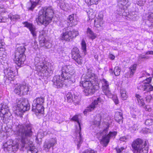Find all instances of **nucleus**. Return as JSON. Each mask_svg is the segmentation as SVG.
Masks as SVG:
<instances>
[{"instance_id": "20e7f679", "label": "nucleus", "mask_w": 153, "mask_h": 153, "mask_svg": "<svg viewBox=\"0 0 153 153\" xmlns=\"http://www.w3.org/2000/svg\"><path fill=\"white\" fill-rule=\"evenodd\" d=\"M43 58L36 57L34 59V64L37 71L42 73L47 76H51L53 73L52 70L48 67L47 64L45 63Z\"/></svg>"}, {"instance_id": "774afa93", "label": "nucleus", "mask_w": 153, "mask_h": 153, "mask_svg": "<svg viewBox=\"0 0 153 153\" xmlns=\"http://www.w3.org/2000/svg\"><path fill=\"white\" fill-rule=\"evenodd\" d=\"M71 152H72V153H74V151L73 150H72L71 151Z\"/></svg>"}, {"instance_id": "6e6d98bb", "label": "nucleus", "mask_w": 153, "mask_h": 153, "mask_svg": "<svg viewBox=\"0 0 153 153\" xmlns=\"http://www.w3.org/2000/svg\"><path fill=\"white\" fill-rule=\"evenodd\" d=\"M116 149L117 153H120L122 152L124 148L123 147H121L120 148H116Z\"/></svg>"}, {"instance_id": "13d9d810", "label": "nucleus", "mask_w": 153, "mask_h": 153, "mask_svg": "<svg viewBox=\"0 0 153 153\" xmlns=\"http://www.w3.org/2000/svg\"><path fill=\"white\" fill-rule=\"evenodd\" d=\"M127 139V138L126 136H124L123 137H121L120 139V141H125Z\"/></svg>"}, {"instance_id": "a211bd4d", "label": "nucleus", "mask_w": 153, "mask_h": 153, "mask_svg": "<svg viewBox=\"0 0 153 153\" xmlns=\"http://www.w3.org/2000/svg\"><path fill=\"white\" fill-rule=\"evenodd\" d=\"M4 73L7 78L10 80H13L14 78L15 75L12 68H7L4 71Z\"/></svg>"}, {"instance_id": "393cba45", "label": "nucleus", "mask_w": 153, "mask_h": 153, "mask_svg": "<svg viewBox=\"0 0 153 153\" xmlns=\"http://www.w3.org/2000/svg\"><path fill=\"white\" fill-rule=\"evenodd\" d=\"M31 6L28 7V10L33 11L37 5H40L41 1L40 0H36L35 1H30Z\"/></svg>"}, {"instance_id": "4c0bfd02", "label": "nucleus", "mask_w": 153, "mask_h": 153, "mask_svg": "<svg viewBox=\"0 0 153 153\" xmlns=\"http://www.w3.org/2000/svg\"><path fill=\"white\" fill-rule=\"evenodd\" d=\"M120 68L118 67H116L114 70V73L116 76H118L120 75Z\"/></svg>"}, {"instance_id": "ddd939ff", "label": "nucleus", "mask_w": 153, "mask_h": 153, "mask_svg": "<svg viewBox=\"0 0 153 153\" xmlns=\"http://www.w3.org/2000/svg\"><path fill=\"white\" fill-rule=\"evenodd\" d=\"M82 79L90 80L96 82L97 80V76L91 68H88L85 74H83L82 76Z\"/></svg>"}, {"instance_id": "a19ab883", "label": "nucleus", "mask_w": 153, "mask_h": 153, "mask_svg": "<svg viewBox=\"0 0 153 153\" xmlns=\"http://www.w3.org/2000/svg\"><path fill=\"white\" fill-rule=\"evenodd\" d=\"M82 49L83 51H86V44L84 40H82L81 43Z\"/></svg>"}, {"instance_id": "4be33fe9", "label": "nucleus", "mask_w": 153, "mask_h": 153, "mask_svg": "<svg viewBox=\"0 0 153 153\" xmlns=\"http://www.w3.org/2000/svg\"><path fill=\"white\" fill-rule=\"evenodd\" d=\"M67 22L68 26L69 27L75 26L77 24V21L74 18V14L69 16L67 19Z\"/></svg>"}, {"instance_id": "603ef678", "label": "nucleus", "mask_w": 153, "mask_h": 153, "mask_svg": "<svg viewBox=\"0 0 153 153\" xmlns=\"http://www.w3.org/2000/svg\"><path fill=\"white\" fill-rule=\"evenodd\" d=\"M144 108L146 111L150 112L152 111L151 107L149 105H146L144 106Z\"/></svg>"}, {"instance_id": "9d476101", "label": "nucleus", "mask_w": 153, "mask_h": 153, "mask_svg": "<svg viewBox=\"0 0 153 153\" xmlns=\"http://www.w3.org/2000/svg\"><path fill=\"white\" fill-rule=\"evenodd\" d=\"M78 35V33L77 31L75 30L70 31L68 30V28H67L63 29L62 33L61 36L62 40L70 41L72 40L73 38L76 37Z\"/></svg>"}, {"instance_id": "49530a36", "label": "nucleus", "mask_w": 153, "mask_h": 153, "mask_svg": "<svg viewBox=\"0 0 153 153\" xmlns=\"http://www.w3.org/2000/svg\"><path fill=\"white\" fill-rule=\"evenodd\" d=\"M59 5H60V8L63 10H65L66 9H68L66 7V5H68L67 4H66L65 3H61L59 4Z\"/></svg>"}, {"instance_id": "2eb2a0df", "label": "nucleus", "mask_w": 153, "mask_h": 153, "mask_svg": "<svg viewBox=\"0 0 153 153\" xmlns=\"http://www.w3.org/2000/svg\"><path fill=\"white\" fill-rule=\"evenodd\" d=\"M56 142L57 140L56 138H53L45 140L43 146L44 149L48 151L51 148L53 147L56 145Z\"/></svg>"}, {"instance_id": "5701e85b", "label": "nucleus", "mask_w": 153, "mask_h": 153, "mask_svg": "<svg viewBox=\"0 0 153 153\" xmlns=\"http://www.w3.org/2000/svg\"><path fill=\"white\" fill-rule=\"evenodd\" d=\"M22 94H27L29 91V88L27 84L24 83L19 85Z\"/></svg>"}, {"instance_id": "1a4fd4ad", "label": "nucleus", "mask_w": 153, "mask_h": 153, "mask_svg": "<svg viewBox=\"0 0 153 153\" xmlns=\"http://www.w3.org/2000/svg\"><path fill=\"white\" fill-rule=\"evenodd\" d=\"M0 110V117L4 122L9 119L12 114L7 104L4 102L1 104Z\"/></svg>"}, {"instance_id": "c756f323", "label": "nucleus", "mask_w": 153, "mask_h": 153, "mask_svg": "<svg viewBox=\"0 0 153 153\" xmlns=\"http://www.w3.org/2000/svg\"><path fill=\"white\" fill-rule=\"evenodd\" d=\"M153 54V51H150L146 52L145 55L140 54L138 57V60L140 61L143 60V59H148L149 57L146 56L148 54Z\"/></svg>"}, {"instance_id": "c9c22d12", "label": "nucleus", "mask_w": 153, "mask_h": 153, "mask_svg": "<svg viewBox=\"0 0 153 153\" xmlns=\"http://www.w3.org/2000/svg\"><path fill=\"white\" fill-rule=\"evenodd\" d=\"M37 152L38 150L34 146H31L29 147L27 151V153H37Z\"/></svg>"}, {"instance_id": "7c9ffc66", "label": "nucleus", "mask_w": 153, "mask_h": 153, "mask_svg": "<svg viewBox=\"0 0 153 153\" xmlns=\"http://www.w3.org/2000/svg\"><path fill=\"white\" fill-rule=\"evenodd\" d=\"M39 42L42 46H46L47 41L45 40V39L42 34L40 35L39 37Z\"/></svg>"}, {"instance_id": "c03bdc74", "label": "nucleus", "mask_w": 153, "mask_h": 153, "mask_svg": "<svg viewBox=\"0 0 153 153\" xmlns=\"http://www.w3.org/2000/svg\"><path fill=\"white\" fill-rule=\"evenodd\" d=\"M147 19L148 20L153 23V13H150L148 16Z\"/></svg>"}, {"instance_id": "dca6fc26", "label": "nucleus", "mask_w": 153, "mask_h": 153, "mask_svg": "<svg viewBox=\"0 0 153 153\" xmlns=\"http://www.w3.org/2000/svg\"><path fill=\"white\" fill-rule=\"evenodd\" d=\"M101 99L100 97L98 98L96 100H94L84 111V114H85L87 112L91 111L94 110L98 103L101 102Z\"/></svg>"}, {"instance_id": "e2e57ef3", "label": "nucleus", "mask_w": 153, "mask_h": 153, "mask_svg": "<svg viewBox=\"0 0 153 153\" xmlns=\"http://www.w3.org/2000/svg\"><path fill=\"white\" fill-rule=\"evenodd\" d=\"M3 18L2 16H0V22H3Z\"/></svg>"}, {"instance_id": "39448f33", "label": "nucleus", "mask_w": 153, "mask_h": 153, "mask_svg": "<svg viewBox=\"0 0 153 153\" xmlns=\"http://www.w3.org/2000/svg\"><path fill=\"white\" fill-rule=\"evenodd\" d=\"M148 142V141H144L138 138L134 141L131 144V146L134 153H147Z\"/></svg>"}, {"instance_id": "bb28decb", "label": "nucleus", "mask_w": 153, "mask_h": 153, "mask_svg": "<svg viewBox=\"0 0 153 153\" xmlns=\"http://www.w3.org/2000/svg\"><path fill=\"white\" fill-rule=\"evenodd\" d=\"M87 34L90 39L93 40L96 38L97 35L96 33H94V32L91 30V29L88 27L87 29Z\"/></svg>"}, {"instance_id": "de8ad7c7", "label": "nucleus", "mask_w": 153, "mask_h": 153, "mask_svg": "<svg viewBox=\"0 0 153 153\" xmlns=\"http://www.w3.org/2000/svg\"><path fill=\"white\" fill-rule=\"evenodd\" d=\"M20 19V16L18 15H13L10 17V19L11 20L15 21L16 19Z\"/></svg>"}, {"instance_id": "6ab92c4d", "label": "nucleus", "mask_w": 153, "mask_h": 153, "mask_svg": "<svg viewBox=\"0 0 153 153\" xmlns=\"http://www.w3.org/2000/svg\"><path fill=\"white\" fill-rule=\"evenodd\" d=\"M98 89V86L93 85L91 87H89L85 89L84 92L86 96L91 95L94 94L96 90Z\"/></svg>"}, {"instance_id": "bf43d9fd", "label": "nucleus", "mask_w": 153, "mask_h": 153, "mask_svg": "<svg viewBox=\"0 0 153 153\" xmlns=\"http://www.w3.org/2000/svg\"><path fill=\"white\" fill-rule=\"evenodd\" d=\"M129 14H130V16H131V15L132 14V15H133L134 16V17H135V15H134L135 13L134 12H133L131 13H130ZM134 18L132 17L131 16L130 17V19H132L133 20H135L134 19Z\"/></svg>"}, {"instance_id": "f8f14e48", "label": "nucleus", "mask_w": 153, "mask_h": 153, "mask_svg": "<svg viewBox=\"0 0 153 153\" xmlns=\"http://www.w3.org/2000/svg\"><path fill=\"white\" fill-rule=\"evenodd\" d=\"M3 147L4 150L6 152H10L16 151L18 149V145L13 143V141L12 139L8 140L4 144Z\"/></svg>"}, {"instance_id": "ea45409f", "label": "nucleus", "mask_w": 153, "mask_h": 153, "mask_svg": "<svg viewBox=\"0 0 153 153\" xmlns=\"http://www.w3.org/2000/svg\"><path fill=\"white\" fill-rule=\"evenodd\" d=\"M14 92L15 94H18V95L22 94L21 90L19 87V85L17 86L15 89L14 90Z\"/></svg>"}, {"instance_id": "09e8293b", "label": "nucleus", "mask_w": 153, "mask_h": 153, "mask_svg": "<svg viewBox=\"0 0 153 153\" xmlns=\"http://www.w3.org/2000/svg\"><path fill=\"white\" fill-rule=\"evenodd\" d=\"M103 82L102 87L107 86V87H109V84L108 81H106L105 79H103L102 80Z\"/></svg>"}, {"instance_id": "338daca9", "label": "nucleus", "mask_w": 153, "mask_h": 153, "mask_svg": "<svg viewBox=\"0 0 153 153\" xmlns=\"http://www.w3.org/2000/svg\"><path fill=\"white\" fill-rule=\"evenodd\" d=\"M3 53L2 51H0V57L2 56V55H3Z\"/></svg>"}, {"instance_id": "052dcab7", "label": "nucleus", "mask_w": 153, "mask_h": 153, "mask_svg": "<svg viewBox=\"0 0 153 153\" xmlns=\"http://www.w3.org/2000/svg\"><path fill=\"white\" fill-rule=\"evenodd\" d=\"M4 43L2 42V40H0V48L1 46H3L4 45Z\"/></svg>"}, {"instance_id": "c85d7f7f", "label": "nucleus", "mask_w": 153, "mask_h": 153, "mask_svg": "<svg viewBox=\"0 0 153 153\" xmlns=\"http://www.w3.org/2000/svg\"><path fill=\"white\" fill-rule=\"evenodd\" d=\"M107 87L105 86L102 87L103 92L108 98H111L112 97V95L109 90V87Z\"/></svg>"}, {"instance_id": "0e129e2a", "label": "nucleus", "mask_w": 153, "mask_h": 153, "mask_svg": "<svg viewBox=\"0 0 153 153\" xmlns=\"http://www.w3.org/2000/svg\"><path fill=\"white\" fill-rule=\"evenodd\" d=\"M110 73L111 74H113L114 73V71H113V70L112 69H110L109 70Z\"/></svg>"}, {"instance_id": "2f4dec72", "label": "nucleus", "mask_w": 153, "mask_h": 153, "mask_svg": "<svg viewBox=\"0 0 153 153\" xmlns=\"http://www.w3.org/2000/svg\"><path fill=\"white\" fill-rule=\"evenodd\" d=\"M136 67L137 64H134L129 68V70L128 73L130 74L129 76L130 77L132 76L133 75L136 70Z\"/></svg>"}, {"instance_id": "b1692460", "label": "nucleus", "mask_w": 153, "mask_h": 153, "mask_svg": "<svg viewBox=\"0 0 153 153\" xmlns=\"http://www.w3.org/2000/svg\"><path fill=\"white\" fill-rule=\"evenodd\" d=\"M123 113L121 112L117 111L115 115V120L116 122L120 124L123 122Z\"/></svg>"}, {"instance_id": "3c124183", "label": "nucleus", "mask_w": 153, "mask_h": 153, "mask_svg": "<svg viewBox=\"0 0 153 153\" xmlns=\"http://www.w3.org/2000/svg\"><path fill=\"white\" fill-rule=\"evenodd\" d=\"M136 129V126L135 125H134L133 126L129 128V130L131 132H134V131H135Z\"/></svg>"}, {"instance_id": "6e6552de", "label": "nucleus", "mask_w": 153, "mask_h": 153, "mask_svg": "<svg viewBox=\"0 0 153 153\" xmlns=\"http://www.w3.org/2000/svg\"><path fill=\"white\" fill-rule=\"evenodd\" d=\"M17 104L16 113L18 115L22 114L25 111L28 110L30 108V105L26 99L22 98L17 99L16 100Z\"/></svg>"}, {"instance_id": "4d7b16f0", "label": "nucleus", "mask_w": 153, "mask_h": 153, "mask_svg": "<svg viewBox=\"0 0 153 153\" xmlns=\"http://www.w3.org/2000/svg\"><path fill=\"white\" fill-rule=\"evenodd\" d=\"M57 51L59 53H60V54L61 53L62 54L64 51L63 48H58L57 49Z\"/></svg>"}, {"instance_id": "f704fd0d", "label": "nucleus", "mask_w": 153, "mask_h": 153, "mask_svg": "<svg viewBox=\"0 0 153 153\" xmlns=\"http://www.w3.org/2000/svg\"><path fill=\"white\" fill-rule=\"evenodd\" d=\"M121 97L122 100H126L127 98V95L126 94V92L124 89H122L120 90Z\"/></svg>"}, {"instance_id": "423d86ee", "label": "nucleus", "mask_w": 153, "mask_h": 153, "mask_svg": "<svg viewBox=\"0 0 153 153\" xmlns=\"http://www.w3.org/2000/svg\"><path fill=\"white\" fill-rule=\"evenodd\" d=\"M25 48L24 46L18 48L15 53V63L19 67L23 65L26 56L24 54Z\"/></svg>"}, {"instance_id": "0eeeda50", "label": "nucleus", "mask_w": 153, "mask_h": 153, "mask_svg": "<svg viewBox=\"0 0 153 153\" xmlns=\"http://www.w3.org/2000/svg\"><path fill=\"white\" fill-rule=\"evenodd\" d=\"M45 97L41 96L34 100L32 104V110L34 112L43 114L44 113L43 104Z\"/></svg>"}, {"instance_id": "680f3d73", "label": "nucleus", "mask_w": 153, "mask_h": 153, "mask_svg": "<svg viewBox=\"0 0 153 153\" xmlns=\"http://www.w3.org/2000/svg\"><path fill=\"white\" fill-rule=\"evenodd\" d=\"M109 57L111 59H114L115 58V56L114 55H112V54H110L109 55Z\"/></svg>"}, {"instance_id": "cd10ccee", "label": "nucleus", "mask_w": 153, "mask_h": 153, "mask_svg": "<svg viewBox=\"0 0 153 153\" xmlns=\"http://www.w3.org/2000/svg\"><path fill=\"white\" fill-rule=\"evenodd\" d=\"M150 91H147L144 93L143 97L145 99L146 102L147 103H149L152 99V97L150 94Z\"/></svg>"}, {"instance_id": "f03ea898", "label": "nucleus", "mask_w": 153, "mask_h": 153, "mask_svg": "<svg viewBox=\"0 0 153 153\" xmlns=\"http://www.w3.org/2000/svg\"><path fill=\"white\" fill-rule=\"evenodd\" d=\"M32 128V125L29 123L19 124L15 126L14 134L21 138L24 147H27V143L28 142L27 138L32 136L33 133Z\"/></svg>"}, {"instance_id": "a878e982", "label": "nucleus", "mask_w": 153, "mask_h": 153, "mask_svg": "<svg viewBox=\"0 0 153 153\" xmlns=\"http://www.w3.org/2000/svg\"><path fill=\"white\" fill-rule=\"evenodd\" d=\"M135 96L136 100L137 101L138 105L140 106L143 107L145 105V103L142 97L138 94H136Z\"/></svg>"}, {"instance_id": "f3484780", "label": "nucleus", "mask_w": 153, "mask_h": 153, "mask_svg": "<svg viewBox=\"0 0 153 153\" xmlns=\"http://www.w3.org/2000/svg\"><path fill=\"white\" fill-rule=\"evenodd\" d=\"M117 134V132L115 131H110L107 135V136H105L102 140V145L104 147H106L109 142L111 137H115Z\"/></svg>"}, {"instance_id": "5fc2aeb1", "label": "nucleus", "mask_w": 153, "mask_h": 153, "mask_svg": "<svg viewBox=\"0 0 153 153\" xmlns=\"http://www.w3.org/2000/svg\"><path fill=\"white\" fill-rule=\"evenodd\" d=\"M103 15L102 12L99 13L97 19H103Z\"/></svg>"}, {"instance_id": "37998d69", "label": "nucleus", "mask_w": 153, "mask_h": 153, "mask_svg": "<svg viewBox=\"0 0 153 153\" xmlns=\"http://www.w3.org/2000/svg\"><path fill=\"white\" fill-rule=\"evenodd\" d=\"M146 0H137V4L140 6L143 5L146 2Z\"/></svg>"}, {"instance_id": "58836bf2", "label": "nucleus", "mask_w": 153, "mask_h": 153, "mask_svg": "<svg viewBox=\"0 0 153 153\" xmlns=\"http://www.w3.org/2000/svg\"><path fill=\"white\" fill-rule=\"evenodd\" d=\"M74 102L75 104H78L80 102L79 97L76 95H74L73 98L72 99V102Z\"/></svg>"}, {"instance_id": "4468645a", "label": "nucleus", "mask_w": 153, "mask_h": 153, "mask_svg": "<svg viewBox=\"0 0 153 153\" xmlns=\"http://www.w3.org/2000/svg\"><path fill=\"white\" fill-rule=\"evenodd\" d=\"M72 57L78 65L82 64V58L79 54V50L76 47L74 48L71 51Z\"/></svg>"}, {"instance_id": "473e14b6", "label": "nucleus", "mask_w": 153, "mask_h": 153, "mask_svg": "<svg viewBox=\"0 0 153 153\" xmlns=\"http://www.w3.org/2000/svg\"><path fill=\"white\" fill-rule=\"evenodd\" d=\"M109 127V124H108L107 125V126L105 129H104L102 131L101 133V135L102 136V139L101 140V143L102 144V140L103 137L105 136H107L108 134V128Z\"/></svg>"}, {"instance_id": "9b49d317", "label": "nucleus", "mask_w": 153, "mask_h": 153, "mask_svg": "<svg viewBox=\"0 0 153 153\" xmlns=\"http://www.w3.org/2000/svg\"><path fill=\"white\" fill-rule=\"evenodd\" d=\"M71 120L73 121L77 122L78 126V127L76 128V137L75 141L76 143H77V145L78 147H79L80 144L82 142V139L80 133L81 130L80 123L79 120L78 115H75L73 116Z\"/></svg>"}, {"instance_id": "e433bc0d", "label": "nucleus", "mask_w": 153, "mask_h": 153, "mask_svg": "<svg viewBox=\"0 0 153 153\" xmlns=\"http://www.w3.org/2000/svg\"><path fill=\"white\" fill-rule=\"evenodd\" d=\"M74 95L70 92H68L66 95L68 101L70 102H72V99L73 98Z\"/></svg>"}, {"instance_id": "a18cd8bd", "label": "nucleus", "mask_w": 153, "mask_h": 153, "mask_svg": "<svg viewBox=\"0 0 153 153\" xmlns=\"http://www.w3.org/2000/svg\"><path fill=\"white\" fill-rule=\"evenodd\" d=\"M82 153H97V152L91 149H88L84 151Z\"/></svg>"}, {"instance_id": "79ce46f5", "label": "nucleus", "mask_w": 153, "mask_h": 153, "mask_svg": "<svg viewBox=\"0 0 153 153\" xmlns=\"http://www.w3.org/2000/svg\"><path fill=\"white\" fill-rule=\"evenodd\" d=\"M145 123V124L146 125H151L153 123V120L151 119H147L146 120Z\"/></svg>"}, {"instance_id": "aec40b11", "label": "nucleus", "mask_w": 153, "mask_h": 153, "mask_svg": "<svg viewBox=\"0 0 153 153\" xmlns=\"http://www.w3.org/2000/svg\"><path fill=\"white\" fill-rule=\"evenodd\" d=\"M25 25V27L28 28L30 31L31 33L32 34L33 36L35 37L36 36V31L35 27L32 24L28 23L27 22H25L23 23Z\"/></svg>"}, {"instance_id": "7ed1b4c3", "label": "nucleus", "mask_w": 153, "mask_h": 153, "mask_svg": "<svg viewBox=\"0 0 153 153\" xmlns=\"http://www.w3.org/2000/svg\"><path fill=\"white\" fill-rule=\"evenodd\" d=\"M53 14L54 11L51 7H45L39 11L36 22L39 25L46 26L51 22Z\"/></svg>"}, {"instance_id": "f257e3e1", "label": "nucleus", "mask_w": 153, "mask_h": 153, "mask_svg": "<svg viewBox=\"0 0 153 153\" xmlns=\"http://www.w3.org/2000/svg\"><path fill=\"white\" fill-rule=\"evenodd\" d=\"M75 71L71 65H65L62 68V74L56 75L53 78L52 82L54 87L58 88H61L64 85L63 80H67L70 83L74 82Z\"/></svg>"}, {"instance_id": "864d4df0", "label": "nucleus", "mask_w": 153, "mask_h": 153, "mask_svg": "<svg viewBox=\"0 0 153 153\" xmlns=\"http://www.w3.org/2000/svg\"><path fill=\"white\" fill-rule=\"evenodd\" d=\"M124 10L122 8H119V9L117 10V11L118 12L117 13L119 14L120 15H123V12H124Z\"/></svg>"}, {"instance_id": "412c9836", "label": "nucleus", "mask_w": 153, "mask_h": 153, "mask_svg": "<svg viewBox=\"0 0 153 153\" xmlns=\"http://www.w3.org/2000/svg\"><path fill=\"white\" fill-rule=\"evenodd\" d=\"M94 81L90 80L82 79L81 78V81L80 82V85L84 88H88L91 87L95 84Z\"/></svg>"}, {"instance_id": "72a5a7b5", "label": "nucleus", "mask_w": 153, "mask_h": 153, "mask_svg": "<svg viewBox=\"0 0 153 153\" xmlns=\"http://www.w3.org/2000/svg\"><path fill=\"white\" fill-rule=\"evenodd\" d=\"M103 23V19H97L95 21L94 25L96 27H101Z\"/></svg>"}, {"instance_id": "8fccbe9b", "label": "nucleus", "mask_w": 153, "mask_h": 153, "mask_svg": "<svg viewBox=\"0 0 153 153\" xmlns=\"http://www.w3.org/2000/svg\"><path fill=\"white\" fill-rule=\"evenodd\" d=\"M112 97L113 100L116 105H117L119 103V100L117 96H112Z\"/></svg>"}, {"instance_id": "69168bd1", "label": "nucleus", "mask_w": 153, "mask_h": 153, "mask_svg": "<svg viewBox=\"0 0 153 153\" xmlns=\"http://www.w3.org/2000/svg\"><path fill=\"white\" fill-rule=\"evenodd\" d=\"M2 46L1 47V48H0V51L3 52L4 51V49L2 48Z\"/></svg>"}]
</instances>
